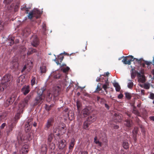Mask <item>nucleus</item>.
I'll list each match as a JSON object with an SVG mask.
<instances>
[{
    "mask_svg": "<svg viewBox=\"0 0 154 154\" xmlns=\"http://www.w3.org/2000/svg\"><path fill=\"white\" fill-rule=\"evenodd\" d=\"M14 37H11L10 38L8 39V41H14Z\"/></svg>",
    "mask_w": 154,
    "mask_h": 154,
    "instance_id": "51",
    "label": "nucleus"
},
{
    "mask_svg": "<svg viewBox=\"0 0 154 154\" xmlns=\"http://www.w3.org/2000/svg\"><path fill=\"white\" fill-rule=\"evenodd\" d=\"M125 95L126 98L127 99H129L131 98V96L130 93L128 92L125 93Z\"/></svg>",
    "mask_w": 154,
    "mask_h": 154,
    "instance_id": "33",
    "label": "nucleus"
},
{
    "mask_svg": "<svg viewBox=\"0 0 154 154\" xmlns=\"http://www.w3.org/2000/svg\"><path fill=\"white\" fill-rule=\"evenodd\" d=\"M55 61L56 62V63H57V64L58 65L59 64H60L59 63V62L58 61L56 60H55Z\"/></svg>",
    "mask_w": 154,
    "mask_h": 154,
    "instance_id": "60",
    "label": "nucleus"
},
{
    "mask_svg": "<svg viewBox=\"0 0 154 154\" xmlns=\"http://www.w3.org/2000/svg\"><path fill=\"white\" fill-rule=\"evenodd\" d=\"M95 116H89L88 119L85 121L83 125V128L85 129H88L89 126L91 123L93 122L94 120V117Z\"/></svg>",
    "mask_w": 154,
    "mask_h": 154,
    "instance_id": "6",
    "label": "nucleus"
},
{
    "mask_svg": "<svg viewBox=\"0 0 154 154\" xmlns=\"http://www.w3.org/2000/svg\"><path fill=\"white\" fill-rule=\"evenodd\" d=\"M132 124L131 121L130 119H128L127 120L125 123V125L128 127H130L132 126Z\"/></svg>",
    "mask_w": 154,
    "mask_h": 154,
    "instance_id": "17",
    "label": "nucleus"
},
{
    "mask_svg": "<svg viewBox=\"0 0 154 154\" xmlns=\"http://www.w3.org/2000/svg\"><path fill=\"white\" fill-rule=\"evenodd\" d=\"M47 151V146L45 145H42L41 149V151L42 154H46Z\"/></svg>",
    "mask_w": 154,
    "mask_h": 154,
    "instance_id": "22",
    "label": "nucleus"
},
{
    "mask_svg": "<svg viewBox=\"0 0 154 154\" xmlns=\"http://www.w3.org/2000/svg\"><path fill=\"white\" fill-rule=\"evenodd\" d=\"M17 97V95L16 94H14L12 95L9 99H8L5 102L7 104L6 106H8L10 104L12 103L15 100Z\"/></svg>",
    "mask_w": 154,
    "mask_h": 154,
    "instance_id": "8",
    "label": "nucleus"
},
{
    "mask_svg": "<svg viewBox=\"0 0 154 154\" xmlns=\"http://www.w3.org/2000/svg\"><path fill=\"white\" fill-rule=\"evenodd\" d=\"M137 129H134V130L133 131V133L135 135L137 133Z\"/></svg>",
    "mask_w": 154,
    "mask_h": 154,
    "instance_id": "47",
    "label": "nucleus"
},
{
    "mask_svg": "<svg viewBox=\"0 0 154 154\" xmlns=\"http://www.w3.org/2000/svg\"><path fill=\"white\" fill-rule=\"evenodd\" d=\"M6 123H3L1 125L0 127V129H3L5 126L6 125Z\"/></svg>",
    "mask_w": 154,
    "mask_h": 154,
    "instance_id": "41",
    "label": "nucleus"
},
{
    "mask_svg": "<svg viewBox=\"0 0 154 154\" xmlns=\"http://www.w3.org/2000/svg\"><path fill=\"white\" fill-rule=\"evenodd\" d=\"M138 80L139 82L141 83H144L145 82V76L143 74H141L140 73H138Z\"/></svg>",
    "mask_w": 154,
    "mask_h": 154,
    "instance_id": "13",
    "label": "nucleus"
},
{
    "mask_svg": "<svg viewBox=\"0 0 154 154\" xmlns=\"http://www.w3.org/2000/svg\"><path fill=\"white\" fill-rule=\"evenodd\" d=\"M101 89L100 88V85L98 84L97 85V88L96 89V91L94 92H96L97 91H99L101 90Z\"/></svg>",
    "mask_w": 154,
    "mask_h": 154,
    "instance_id": "38",
    "label": "nucleus"
},
{
    "mask_svg": "<svg viewBox=\"0 0 154 154\" xmlns=\"http://www.w3.org/2000/svg\"><path fill=\"white\" fill-rule=\"evenodd\" d=\"M25 79L23 75L20 76L17 80V83L19 86H21L23 85L25 82Z\"/></svg>",
    "mask_w": 154,
    "mask_h": 154,
    "instance_id": "9",
    "label": "nucleus"
},
{
    "mask_svg": "<svg viewBox=\"0 0 154 154\" xmlns=\"http://www.w3.org/2000/svg\"><path fill=\"white\" fill-rule=\"evenodd\" d=\"M12 77L9 74L5 75L2 78V84L6 85V87L10 85L12 81Z\"/></svg>",
    "mask_w": 154,
    "mask_h": 154,
    "instance_id": "4",
    "label": "nucleus"
},
{
    "mask_svg": "<svg viewBox=\"0 0 154 154\" xmlns=\"http://www.w3.org/2000/svg\"><path fill=\"white\" fill-rule=\"evenodd\" d=\"M79 154H87V152L86 151H81Z\"/></svg>",
    "mask_w": 154,
    "mask_h": 154,
    "instance_id": "50",
    "label": "nucleus"
},
{
    "mask_svg": "<svg viewBox=\"0 0 154 154\" xmlns=\"http://www.w3.org/2000/svg\"><path fill=\"white\" fill-rule=\"evenodd\" d=\"M35 83V77H33L31 80V83L32 85H34Z\"/></svg>",
    "mask_w": 154,
    "mask_h": 154,
    "instance_id": "36",
    "label": "nucleus"
},
{
    "mask_svg": "<svg viewBox=\"0 0 154 154\" xmlns=\"http://www.w3.org/2000/svg\"><path fill=\"white\" fill-rule=\"evenodd\" d=\"M135 75L133 73H132L131 74V78L133 79L135 77Z\"/></svg>",
    "mask_w": 154,
    "mask_h": 154,
    "instance_id": "54",
    "label": "nucleus"
},
{
    "mask_svg": "<svg viewBox=\"0 0 154 154\" xmlns=\"http://www.w3.org/2000/svg\"><path fill=\"white\" fill-rule=\"evenodd\" d=\"M53 119H51L48 120V122L46 125V127L48 129L52 125V123L53 122Z\"/></svg>",
    "mask_w": 154,
    "mask_h": 154,
    "instance_id": "20",
    "label": "nucleus"
},
{
    "mask_svg": "<svg viewBox=\"0 0 154 154\" xmlns=\"http://www.w3.org/2000/svg\"><path fill=\"white\" fill-rule=\"evenodd\" d=\"M75 141V139H74L72 138L71 139L69 147L70 149H72L74 146Z\"/></svg>",
    "mask_w": 154,
    "mask_h": 154,
    "instance_id": "23",
    "label": "nucleus"
},
{
    "mask_svg": "<svg viewBox=\"0 0 154 154\" xmlns=\"http://www.w3.org/2000/svg\"><path fill=\"white\" fill-rule=\"evenodd\" d=\"M32 66V63L31 62V61H28L27 63L24 66L21 71L22 72H23L27 68H28L29 69H30Z\"/></svg>",
    "mask_w": 154,
    "mask_h": 154,
    "instance_id": "15",
    "label": "nucleus"
},
{
    "mask_svg": "<svg viewBox=\"0 0 154 154\" xmlns=\"http://www.w3.org/2000/svg\"><path fill=\"white\" fill-rule=\"evenodd\" d=\"M133 86V83L132 81L131 80H128V87L130 89L132 88Z\"/></svg>",
    "mask_w": 154,
    "mask_h": 154,
    "instance_id": "24",
    "label": "nucleus"
},
{
    "mask_svg": "<svg viewBox=\"0 0 154 154\" xmlns=\"http://www.w3.org/2000/svg\"><path fill=\"white\" fill-rule=\"evenodd\" d=\"M40 70L42 73H45L46 71V67L45 66H42L40 67Z\"/></svg>",
    "mask_w": 154,
    "mask_h": 154,
    "instance_id": "25",
    "label": "nucleus"
},
{
    "mask_svg": "<svg viewBox=\"0 0 154 154\" xmlns=\"http://www.w3.org/2000/svg\"><path fill=\"white\" fill-rule=\"evenodd\" d=\"M145 63L148 65V66L150 65L151 63L152 62H149L148 61H145Z\"/></svg>",
    "mask_w": 154,
    "mask_h": 154,
    "instance_id": "45",
    "label": "nucleus"
},
{
    "mask_svg": "<svg viewBox=\"0 0 154 154\" xmlns=\"http://www.w3.org/2000/svg\"><path fill=\"white\" fill-rule=\"evenodd\" d=\"M54 135L53 134H51L49 135L48 137V141L51 142L53 139Z\"/></svg>",
    "mask_w": 154,
    "mask_h": 154,
    "instance_id": "27",
    "label": "nucleus"
},
{
    "mask_svg": "<svg viewBox=\"0 0 154 154\" xmlns=\"http://www.w3.org/2000/svg\"><path fill=\"white\" fill-rule=\"evenodd\" d=\"M22 91L24 94L26 95L29 91V85H25L22 89Z\"/></svg>",
    "mask_w": 154,
    "mask_h": 154,
    "instance_id": "14",
    "label": "nucleus"
},
{
    "mask_svg": "<svg viewBox=\"0 0 154 154\" xmlns=\"http://www.w3.org/2000/svg\"><path fill=\"white\" fill-rule=\"evenodd\" d=\"M100 77H98L96 80V81L97 82H99L100 80Z\"/></svg>",
    "mask_w": 154,
    "mask_h": 154,
    "instance_id": "58",
    "label": "nucleus"
},
{
    "mask_svg": "<svg viewBox=\"0 0 154 154\" xmlns=\"http://www.w3.org/2000/svg\"><path fill=\"white\" fill-rule=\"evenodd\" d=\"M36 51H37L35 49L32 48H30L29 49L27 53V54L29 55L34 53L36 52Z\"/></svg>",
    "mask_w": 154,
    "mask_h": 154,
    "instance_id": "19",
    "label": "nucleus"
},
{
    "mask_svg": "<svg viewBox=\"0 0 154 154\" xmlns=\"http://www.w3.org/2000/svg\"><path fill=\"white\" fill-rule=\"evenodd\" d=\"M69 69V68L68 66H67L65 68H63L62 69L63 72L65 73L67 72Z\"/></svg>",
    "mask_w": 154,
    "mask_h": 154,
    "instance_id": "32",
    "label": "nucleus"
},
{
    "mask_svg": "<svg viewBox=\"0 0 154 154\" xmlns=\"http://www.w3.org/2000/svg\"><path fill=\"white\" fill-rule=\"evenodd\" d=\"M68 110V109H67V108H66V109L64 110V112H67Z\"/></svg>",
    "mask_w": 154,
    "mask_h": 154,
    "instance_id": "62",
    "label": "nucleus"
},
{
    "mask_svg": "<svg viewBox=\"0 0 154 154\" xmlns=\"http://www.w3.org/2000/svg\"><path fill=\"white\" fill-rule=\"evenodd\" d=\"M30 99V97L27 96L24 100L21 102L19 105V109L17 111L18 115H20L23 112V109L27 105L29 100Z\"/></svg>",
    "mask_w": 154,
    "mask_h": 154,
    "instance_id": "1",
    "label": "nucleus"
},
{
    "mask_svg": "<svg viewBox=\"0 0 154 154\" xmlns=\"http://www.w3.org/2000/svg\"><path fill=\"white\" fill-rule=\"evenodd\" d=\"M19 118V116H15L14 118V120H13V122H15Z\"/></svg>",
    "mask_w": 154,
    "mask_h": 154,
    "instance_id": "48",
    "label": "nucleus"
},
{
    "mask_svg": "<svg viewBox=\"0 0 154 154\" xmlns=\"http://www.w3.org/2000/svg\"><path fill=\"white\" fill-rule=\"evenodd\" d=\"M152 74L153 75V77H154V69L152 70Z\"/></svg>",
    "mask_w": 154,
    "mask_h": 154,
    "instance_id": "64",
    "label": "nucleus"
},
{
    "mask_svg": "<svg viewBox=\"0 0 154 154\" xmlns=\"http://www.w3.org/2000/svg\"><path fill=\"white\" fill-rule=\"evenodd\" d=\"M45 108L46 110H47L48 111L50 109V106H48L47 105H46L45 107Z\"/></svg>",
    "mask_w": 154,
    "mask_h": 154,
    "instance_id": "43",
    "label": "nucleus"
},
{
    "mask_svg": "<svg viewBox=\"0 0 154 154\" xmlns=\"http://www.w3.org/2000/svg\"><path fill=\"white\" fill-rule=\"evenodd\" d=\"M31 123H30L29 121L28 122L25 126L26 131H28L31 129Z\"/></svg>",
    "mask_w": 154,
    "mask_h": 154,
    "instance_id": "21",
    "label": "nucleus"
},
{
    "mask_svg": "<svg viewBox=\"0 0 154 154\" xmlns=\"http://www.w3.org/2000/svg\"><path fill=\"white\" fill-rule=\"evenodd\" d=\"M52 147H51V146H50V147L51 149H54L55 148L54 145L53 144H52Z\"/></svg>",
    "mask_w": 154,
    "mask_h": 154,
    "instance_id": "56",
    "label": "nucleus"
},
{
    "mask_svg": "<svg viewBox=\"0 0 154 154\" xmlns=\"http://www.w3.org/2000/svg\"><path fill=\"white\" fill-rule=\"evenodd\" d=\"M149 97L151 99H153L154 98V94L152 93H151L150 94Z\"/></svg>",
    "mask_w": 154,
    "mask_h": 154,
    "instance_id": "40",
    "label": "nucleus"
},
{
    "mask_svg": "<svg viewBox=\"0 0 154 154\" xmlns=\"http://www.w3.org/2000/svg\"><path fill=\"white\" fill-rule=\"evenodd\" d=\"M3 28V23L0 21V30H2Z\"/></svg>",
    "mask_w": 154,
    "mask_h": 154,
    "instance_id": "39",
    "label": "nucleus"
},
{
    "mask_svg": "<svg viewBox=\"0 0 154 154\" xmlns=\"http://www.w3.org/2000/svg\"><path fill=\"white\" fill-rule=\"evenodd\" d=\"M11 129L10 130H7V131H6V133H7V135H9V132H10V131H12V128L11 127Z\"/></svg>",
    "mask_w": 154,
    "mask_h": 154,
    "instance_id": "53",
    "label": "nucleus"
},
{
    "mask_svg": "<svg viewBox=\"0 0 154 154\" xmlns=\"http://www.w3.org/2000/svg\"><path fill=\"white\" fill-rule=\"evenodd\" d=\"M105 107L108 109L109 108V106L108 105H107V104H105Z\"/></svg>",
    "mask_w": 154,
    "mask_h": 154,
    "instance_id": "59",
    "label": "nucleus"
},
{
    "mask_svg": "<svg viewBox=\"0 0 154 154\" xmlns=\"http://www.w3.org/2000/svg\"><path fill=\"white\" fill-rule=\"evenodd\" d=\"M6 87V85H4L1 83L0 84V91H4V89Z\"/></svg>",
    "mask_w": 154,
    "mask_h": 154,
    "instance_id": "26",
    "label": "nucleus"
},
{
    "mask_svg": "<svg viewBox=\"0 0 154 154\" xmlns=\"http://www.w3.org/2000/svg\"><path fill=\"white\" fill-rule=\"evenodd\" d=\"M119 127L117 125H116L114 126V128L117 129Z\"/></svg>",
    "mask_w": 154,
    "mask_h": 154,
    "instance_id": "63",
    "label": "nucleus"
},
{
    "mask_svg": "<svg viewBox=\"0 0 154 154\" xmlns=\"http://www.w3.org/2000/svg\"><path fill=\"white\" fill-rule=\"evenodd\" d=\"M29 140L27 139V137L20 133L17 137V141L19 144L23 145L26 143Z\"/></svg>",
    "mask_w": 154,
    "mask_h": 154,
    "instance_id": "5",
    "label": "nucleus"
},
{
    "mask_svg": "<svg viewBox=\"0 0 154 154\" xmlns=\"http://www.w3.org/2000/svg\"><path fill=\"white\" fill-rule=\"evenodd\" d=\"M11 0H4V2L6 4H8L11 2Z\"/></svg>",
    "mask_w": 154,
    "mask_h": 154,
    "instance_id": "42",
    "label": "nucleus"
},
{
    "mask_svg": "<svg viewBox=\"0 0 154 154\" xmlns=\"http://www.w3.org/2000/svg\"><path fill=\"white\" fill-rule=\"evenodd\" d=\"M123 146L125 149H127L128 148V143L126 142H124L123 143Z\"/></svg>",
    "mask_w": 154,
    "mask_h": 154,
    "instance_id": "30",
    "label": "nucleus"
},
{
    "mask_svg": "<svg viewBox=\"0 0 154 154\" xmlns=\"http://www.w3.org/2000/svg\"><path fill=\"white\" fill-rule=\"evenodd\" d=\"M32 39L33 41L31 42L32 45L34 47H36L38 45V39L36 36H33Z\"/></svg>",
    "mask_w": 154,
    "mask_h": 154,
    "instance_id": "10",
    "label": "nucleus"
},
{
    "mask_svg": "<svg viewBox=\"0 0 154 154\" xmlns=\"http://www.w3.org/2000/svg\"><path fill=\"white\" fill-rule=\"evenodd\" d=\"M8 42L9 43V45H13L14 42V41H8Z\"/></svg>",
    "mask_w": 154,
    "mask_h": 154,
    "instance_id": "52",
    "label": "nucleus"
},
{
    "mask_svg": "<svg viewBox=\"0 0 154 154\" xmlns=\"http://www.w3.org/2000/svg\"><path fill=\"white\" fill-rule=\"evenodd\" d=\"M42 14L41 12L37 9H34L31 11L28 15L29 19H31L33 17H35L36 18H39Z\"/></svg>",
    "mask_w": 154,
    "mask_h": 154,
    "instance_id": "3",
    "label": "nucleus"
},
{
    "mask_svg": "<svg viewBox=\"0 0 154 154\" xmlns=\"http://www.w3.org/2000/svg\"><path fill=\"white\" fill-rule=\"evenodd\" d=\"M58 130H59L58 129V130H57V129H56L55 130V129L54 130V133H57V131H58Z\"/></svg>",
    "mask_w": 154,
    "mask_h": 154,
    "instance_id": "61",
    "label": "nucleus"
},
{
    "mask_svg": "<svg viewBox=\"0 0 154 154\" xmlns=\"http://www.w3.org/2000/svg\"><path fill=\"white\" fill-rule=\"evenodd\" d=\"M42 27L43 33L44 34H45V32L46 31V30L45 24V23H43L42 25Z\"/></svg>",
    "mask_w": 154,
    "mask_h": 154,
    "instance_id": "34",
    "label": "nucleus"
},
{
    "mask_svg": "<svg viewBox=\"0 0 154 154\" xmlns=\"http://www.w3.org/2000/svg\"><path fill=\"white\" fill-rule=\"evenodd\" d=\"M28 147L29 146L27 144H25L23 145L20 150V152H21L22 154H26L28 152Z\"/></svg>",
    "mask_w": 154,
    "mask_h": 154,
    "instance_id": "12",
    "label": "nucleus"
},
{
    "mask_svg": "<svg viewBox=\"0 0 154 154\" xmlns=\"http://www.w3.org/2000/svg\"><path fill=\"white\" fill-rule=\"evenodd\" d=\"M144 88L146 89H149L150 87L149 85V84H145L144 85Z\"/></svg>",
    "mask_w": 154,
    "mask_h": 154,
    "instance_id": "37",
    "label": "nucleus"
},
{
    "mask_svg": "<svg viewBox=\"0 0 154 154\" xmlns=\"http://www.w3.org/2000/svg\"><path fill=\"white\" fill-rule=\"evenodd\" d=\"M134 58L132 56H129L124 58L122 61L125 64L130 65L131 61L135 60Z\"/></svg>",
    "mask_w": 154,
    "mask_h": 154,
    "instance_id": "7",
    "label": "nucleus"
},
{
    "mask_svg": "<svg viewBox=\"0 0 154 154\" xmlns=\"http://www.w3.org/2000/svg\"><path fill=\"white\" fill-rule=\"evenodd\" d=\"M57 145L59 149H64L66 146V141L65 140H60L58 142Z\"/></svg>",
    "mask_w": 154,
    "mask_h": 154,
    "instance_id": "11",
    "label": "nucleus"
},
{
    "mask_svg": "<svg viewBox=\"0 0 154 154\" xmlns=\"http://www.w3.org/2000/svg\"><path fill=\"white\" fill-rule=\"evenodd\" d=\"M116 90L117 91H119L120 89V87L118 83L116 82L113 84Z\"/></svg>",
    "mask_w": 154,
    "mask_h": 154,
    "instance_id": "18",
    "label": "nucleus"
},
{
    "mask_svg": "<svg viewBox=\"0 0 154 154\" xmlns=\"http://www.w3.org/2000/svg\"><path fill=\"white\" fill-rule=\"evenodd\" d=\"M94 142L97 145L99 146H101V143L98 140H97V138L96 137H95L94 138Z\"/></svg>",
    "mask_w": 154,
    "mask_h": 154,
    "instance_id": "28",
    "label": "nucleus"
},
{
    "mask_svg": "<svg viewBox=\"0 0 154 154\" xmlns=\"http://www.w3.org/2000/svg\"><path fill=\"white\" fill-rule=\"evenodd\" d=\"M123 96V95L122 94H120L118 95V97L119 99H121Z\"/></svg>",
    "mask_w": 154,
    "mask_h": 154,
    "instance_id": "49",
    "label": "nucleus"
},
{
    "mask_svg": "<svg viewBox=\"0 0 154 154\" xmlns=\"http://www.w3.org/2000/svg\"><path fill=\"white\" fill-rule=\"evenodd\" d=\"M82 112L84 114L87 115L88 114L89 111L87 109L85 108L83 110Z\"/></svg>",
    "mask_w": 154,
    "mask_h": 154,
    "instance_id": "31",
    "label": "nucleus"
},
{
    "mask_svg": "<svg viewBox=\"0 0 154 154\" xmlns=\"http://www.w3.org/2000/svg\"><path fill=\"white\" fill-rule=\"evenodd\" d=\"M134 59H135V60L134 61H136V62L138 64H141V60H142V59H138L137 58H135Z\"/></svg>",
    "mask_w": 154,
    "mask_h": 154,
    "instance_id": "35",
    "label": "nucleus"
},
{
    "mask_svg": "<svg viewBox=\"0 0 154 154\" xmlns=\"http://www.w3.org/2000/svg\"><path fill=\"white\" fill-rule=\"evenodd\" d=\"M56 89H57L58 90L57 91H55V92L54 93V94L55 93V95H54L55 96H56L58 95L59 91L60 90V87L59 86H57L56 88Z\"/></svg>",
    "mask_w": 154,
    "mask_h": 154,
    "instance_id": "29",
    "label": "nucleus"
},
{
    "mask_svg": "<svg viewBox=\"0 0 154 154\" xmlns=\"http://www.w3.org/2000/svg\"><path fill=\"white\" fill-rule=\"evenodd\" d=\"M63 58L64 57L63 56H60L58 57V59L60 60V62H61Z\"/></svg>",
    "mask_w": 154,
    "mask_h": 154,
    "instance_id": "44",
    "label": "nucleus"
},
{
    "mask_svg": "<svg viewBox=\"0 0 154 154\" xmlns=\"http://www.w3.org/2000/svg\"><path fill=\"white\" fill-rule=\"evenodd\" d=\"M105 84L103 85V88L104 91L106 92V94L107 93L106 89L108 88V86L109 85V82L108 81V78H107L106 80H105Z\"/></svg>",
    "mask_w": 154,
    "mask_h": 154,
    "instance_id": "16",
    "label": "nucleus"
},
{
    "mask_svg": "<svg viewBox=\"0 0 154 154\" xmlns=\"http://www.w3.org/2000/svg\"><path fill=\"white\" fill-rule=\"evenodd\" d=\"M149 118L151 120L154 121V116H151Z\"/></svg>",
    "mask_w": 154,
    "mask_h": 154,
    "instance_id": "55",
    "label": "nucleus"
},
{
    "mask_svg": "<svg viewBox=\"0 0 154 154\" xmlns=\"http://www.w3.org/2000/svg\"><path fill=\"white\" fill-rule=\"evenodd\" d=\"M45 89V87H43L42 88H41V91H40L39 92V91H38L37 92V93L38 94L35 98V103L33 105V106H36L38 104H41L43 101V99L42 98V95Z\"/></svg>",
    "mask_w": 154,
    "mask_h": 154,
    "instance_id": "2",
    "label": "nucleus"
},
{
    "mask_svg": "<svg viewBox=\"0 0 154 154\" xmlns=\"http://www.w3.org/2000/svg\"><path fill=\"white\" fill-rule=\"evenodd\" d=\"M13 65H14V67H16V66L17 67V62H16L14 64H13Z\"/></svg>",
    "mask_w": 154,
    "mask_h": 154,
    "instance_id": "57",
    "label": "nucleus"
},
{
    "mask_svg": "<svg viewBox=\"0 0 154 154\" xmlns=\"http://www.w3.org/2000/svg\"><path fill=\"white\" fill-rule=\"evenodd\" d=\"M77 108L78 109H79V108L80 107V106H81V104L80 103H79V102H77Z\"/></svg>",
    "mask_w": 154,
    "mask_h": 154,
    "instance_id": "46",
    "label": "nucleus"
}]
</instances>
